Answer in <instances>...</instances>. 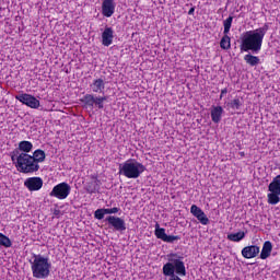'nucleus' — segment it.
Returning <instances> with one entry per match:
<instances>
[{
  "mask_svg": "<svg viewBox=\"0 0 280 280\" xmlns=\"http://www.w3.org/2000/svg\"><path fill=\"white\" fill-rule=\"evenodd\" d=\"M268 32V24L256 28L254 31H247L241 36V51H253V54H259L261 51V45H264V36Z\"/></svg>",
  "mask_w": 280,
  "mask_h": 280,
  "instance_id": "obj_1",
  "label": "nucleus"
},
{
  "mask_svg": "<svg viewBox=\"0 0 280 280\" xmlns=\"http://www.w3.org/2000/svg\"><path fill=\"white\" fill-rule=\"evenodd\" d=\"M183 259V256L175 253L167 255L168 261L162 268L164 277H168L165 280H183L180 277H187V268H185Z\"/></svg>",
  "mask_w": 280,
  "mask_h": 280,
  "instance_id": "obj_2",
  "label": "nucleus"
},
{
  "mask_svg": "<svg viewBox=\"0 0 280 280\" xmlns=\"http://www.w3.org/2000/svg\"><path fill=\"white\" fill-rule=\"evenodd\" d=\"M34 279H47L51 273L49 258L40 254H33L28 260Z\"/></svg>",
  "mask_w": 280,
  "mask_h": 280,
  "instance_id": "obj_3",
  "label": "nucleus"
},
{
  "mask_svg": "<svg viewBox=\"0 0 280 280\" xmlns=\"http://www.w3.org/2000/svg\"><path fill=\"white\" fill-rule=\"evenodd\" d=\"M143 172H145V165L135 159H129L118 166V174L126 178H139Z\"/></svg>",
  "mask_w": 280,
  "mask_h": 280,
  "instance_id": "obj_4",
  "label": "nucleus"
},
{
  "mask_svg": "<svg viewBox=\"0 0 280 280\" xmlns=\"http://www.w3.org/2000/svg\"><path fill=\"white\" fill-rule=\"evenodd\" d=\"M15 166L22 174H34V172L40 170V165L36 164L32 155L27 153H20L19 156H16Z\"/></svg>",
  "mask_w": 280,
  "mask_h": 280,
  "instance_id": "obj_5",
  "label": "nucleus"
},
{
  "mask_svg": "<svg viewBox=\"0 0 280 280\" xmlns=\"http://www.w3.org/2000/svg\"><path fill=\"white\" fill-rule=\"evenodd\" d=\"M108 100V96H95L94 94H85L81 100L83 108H90L91 110L98 108V110L104 109V102Z\"/></svg>",
  "mask_w": 280,
  "mask_h": 280,
  "instance_id": "obj_6",
  "label": "nucleus"
},
{
  "mask_svg": "<svg viewBox=\"0 0 280 280\" xmlns=\"http://www.w3.org/2000/svg\"><path fill=\"white\" fill-rule=\"evenodd\" d=\"M267 202L268 205H279L280 202V175L273 177L268 185Z\"/></svg>",
  "mask_w": 280,
  "mask_h": 280,
  "instance_id": "obj_7",
  "label": "nucleus"
},
{
  "mask_svg": "<svg viewBox=\"0 0 280 280\" xmlns=\"http://www.w3.org/2000/svg\"><path fill=\"white\" fill-rule=\"evenodd\" d=\"M69 194H71V186L68 183L62 182L52 188L49 196L51 198H58V200H66V198L69 197Z\"/></svg>",
  "mask_w": 280,
  "mask_h": 280,
  "instance_id": "obj_8",
  "label": "nucleus"
},
{
  "mask_svg": "<svg viewBox=\"0 0 280 280\" xmlns=\"http://www.w3.org/2000/svg\"><path fill=\"white\" fill-rule=\"evenodd\" d=\"M15 100H18V102H21V104L28 106V108H39L40 107V101H38L35 96L27 94V93L16 95Z\"/></svg>",
  "mask_w": 280,
  "mask_h": 280,
  "instance_id": "obj_9",
  "label": "nucleus"
},
{
  "mask_svg": "<svg viewBox=\"0 0 280 280\" xmlns=\"http://www.w3.org/2000/svg\"><path fill=\"white\" fill-rule=\"evenodd\" d=\"M105 222L118 233H124V231H126V221L119 217L109 215L105 219Z\"/></svg>",
  "mask_w": 280,
  "mask_h": 280,
  "instance_id": "obj_10",
  "label": "nucleus"
},
{
  "mask_svg": "<svg viewBox=\"0 0 280 280\" xmlns=\"http://www.w3.org/2000/svg\"><path fill=\"white\" fill-rule=\"evenodd\" d=\"M155 237L158 240H162V242H166L167 244H174V242H178L180 236L167 235L165 233V229L161 228L159 223L155 224Z\"/></svg>",
  "mask_w": 280,
  "mask_h": 280,
  "instance_id": "obj_11",
  "label": "nucleus"
},
{
  "mask_svg": "<svg viewBox=\"0 0 280 280\" xmlns=\"http://www.w3.org/2000/svg\"><path fill=\"white\" fill-rule=\"evenodd\" d=\"M24 187H26L28 191H39V189H43V178L28 177L24 182Z\"/></svg>",
  "mask_w": 280,
  "mask_h": 280,
  "instance_id": "obj_12",
  "label": "nucleus"
},
{
  "mask_svg": "<svg viewBox=\"0 0 280 280\" xmlns=\"http://www.w3.org/2000/svg\"><path fill=\"white\" fill-rule=\"evenodd\" d=\"M101 8L103 16H106V19H110V16L115 14V8H117V3L115 2V0H103Z\"/></svg>",
  "mask_w": 280,
  "mask_h": 280,
  "instance_id": "obj_13",
  "label": "nucleus"
},
{
  "mask_svg": "<svg viewBox=\"0 0 280 280\" xmlns=\"http://www.w3.org/2000/svg\"><path fill=\"white\" fill-rule=\"evenodd\" d=\"M113 38H115V31L113 30V27L106 26L102 33V45L104 47H110Z\"/></svg>",
  "mask_w": 280,
  "mask_h": 280,
  "instance_id": "obj_14",
  "label": "nucleus"
},
{
  "mask_svg": "<svg viewBox=\"0 0 280 280\" xmlns=\"http://www.w3.org/2000/svg\"><path fill=\"white\" fill-rule=\"evenodd\" d=\"M259 255V246L257 245H252V246H246L242 249V256L245 259H253Z\"/></svg>",
  "mask_w": 280,
  "mask_h": 280,
  "instance_id": "obj_15",
  "label": "nucleus"
},
{
  "mask_svg": "<svg viewBox=\"0 0 280 280\" xmlns=\"http://www.w3.org/2000/svg\"><path fill=\"white\" fill-rule=\"evenodd\" d=\"M210 115L213 124H220L222 121V115H224V108L222 106H212Z\"/></svg>",
  "mask_w": 280,
  "mask_h": 280,
  "instance_id": "obj_16",
  "label": "nucleus"
},
{
  "mask_svg": "<svg viewBox=\"0 0 280 280\" xmlns=\"http://www.w3.org/2000/svg\"><path fill=\"white\" fill-rule=\"evenodd\" d=\"M90 89L93 93H102L106 89V83L104 82V79H96L92 82Z\"/></svg>",
  "mask_w": 280,
  "mask_h": 280,
  "instance_id": "obj_17",
  "label": "nucleus"
},
{
  "mask_svg": "<svg viewBox=\"0 0 280 280\" xmlns=\"http://www.w3.org/2000/svg\"><path fill=\"white\" fill-rule=\"evenodd\" d=\"M270 253H272V243L270 241H266L262 245L260 259H268Z\"/></svg>",
  "mask_w": 280,
  "mask_h": 280,
  "instance_id": "obj_18",
  "label": "nucleus"
},
{
  "mask_svg": "<svg viewBox=\"0 0 280 280\" xmlns=\"http://www.w3.org/2000/svg\"><path fill=\"white\" fill-rule=\"evenodd\" d=\"M31 158H33L35 163L38 165V163H44L47 154H45V151L37 149L33 152V155H31Z\"/></svg>",
  "mask_w": 280,
  "mask_h": 280,
  "instance_id": "obj_19",
  "label": "nucleus"
},
{
  "mask_svg": "<svg viewBox=\"0 0 280 280\" xmlns=\"http://www.w3.org/2000/svg\"><path fill=\"white\" fill-rule=\"evenodd\" d=\"M32 148H34V144L30 141H21L19 143V150H21L22 154H27L28 152H32Z\"/></svg>",
  "mask_w": 280,
  "mask_h": 280,
  "instance_id": "obj_20",
  "label": "nucleus"
},
{
  "mask_svg": "<svg viewBox=\"0 0 280 280\" xmlns=\"http://www.w3.org/2000/svg\"><path fill=\"white\" fill-rule=\"evenodd\" d=\"M244 60H245V62H246L247 65H249L250 67H257V65H259V62H260L259 57L253 56V55H250V54L245 55V56H244Z\"/></svg>",
  "mask_w": 280,
  "mask_h": 280,
  "instance_id": "obj_21",
  "label": "nucleus"
},
{
  "mask_svg": "<svg viewBox=\"0 0 280 280\" xmlns=\"http://www.w3.org/2000/svg\"><path fill=\"white\" fill-rule=\"evenodd\" d=\"M244 237H246V233H244V232L228 234V240L230 242H242V240H244Z\"/></svg>",
  "mask_w": 280,
  "mask_h": 280,
  "instance_id": "obj_22",
  "label": "nucleus"
},
{
  "mask_svg": "<svg viewBox=\"0 0 280 280\" xmlns=\"http://www.w3.org/2000/svg\"><path fill=\"white\" fill-rule=\"evenodd\" d=\"M221 49H231V37L229 34H224L220 42Z\"/></svg>",
  "mask_w": 280,
  "mask_h": 280,
  "instance_id": "obj_23",
  "label": "nucleus"
},
{
  "mask_svg": "<svg viewBox=\"0 0 280 280\" xmlns=\"http://www.w3.org/2000/svg\"><path fill=\"white\" fill-rule=\"evenodd\" d=\"M243 102L240 97L234 98L232 102L228 103L229 108H232L233 110H240L243 106Z\"/></svg>",
  "mask_w": 280,
  "mask_h": 280,
  "instance_id": "obj_24",
  "label": "nucleus"
},
{
  "mask_svg": "<svg viewBox=\"0 0 280 280\" xmlns=\"http://www.w3.org/2000/svg\"><path fill=\"white\" fill-rule=\"evenodd\" d=\"M0 246H4V248H10L12 246L10 237L5 236L3 233H0Z\"/></svg>",
  "mask_w": 280,
  "mask_h": 280,
  "instance_id": "obj_25",
  "label": "nucleus"
},
{
  "mask_svg": "<svg viewBox=\"0 0 280 280\" xmlns=\"http://www.w3.org/2000/svg\"><path fill=\"white\" fill-rule=\"evenodd\" d=\"M231 25H233V16H229L226 20L223 21V34H229L231 32Z\"/></svg>",
  "mask_w": 280,
  "mask_h": 280,
  "instance_id": "obj_26",
  "label": "nucleus"
},
{
  "mask_svg": "<svg viewBox=\"0 0 280 280\" xmlns=\"http://www.w3.org/2000/svg\"><path fill=\"white\" fill-rule=\"evenodd\" d=\"M97 189H100V179L95 178L94 183H91V185L88 186V192L95 194Z\"/></svg>",
  "mask_w": 280,
  "mask_h": 280,
  "instance_id": "obj_27",
  "label": "nucleus"
},
{
  "mask_svg": "<svg viewBox=\"0 0 280 280\" xmlns=\"http://www.w3.org/2000/svg\"><path fill=\"white\" fill-rule=\"evenodd\" d=\"M205 211L200 209V207L192 205L190 207V213L194 215V218H198L200 214H202Z\"/></svg>",
  "mask_w": 280,
  "mask_h": 280,
  "instance_id": "obj_28",
  "label": "nucleus"
},
{
  "mask_svg": "<svg viewBox=\"0 0 280 280\" xmlns=\"http://www.w3.org/2000/svg\"><path fill=\"white\" fill-rule=\"evenodd\" d=\"M196 218H197V220H199L200 224H203V226H207V224H209V218L207 217V214L205 212L202 214H199Z\"/></svg>",
  "mask_w": 280,
  "mask_h": 280,
  "instance_id": "obj_29",
  "label": "nucleus"
},
{
  "mask_svg": "<svg viewBox=\"0 0 280 280\" xmlns=\"http://www.w3.org/2000/svg\"><path fill=\"white\" fill-rule=\"evenodd\" d=\"M104 215H106V212H104V208L103 209H97L95 212H94V218L96 220H104Z\"/></svg>",
  "mask_w": 280,
  "mask_h": 280,
  "instance_id": "obj_30",
  "label": "nucleus"
},
{
  "mask_svg": "<svg viewBox=\"0 0 280 280\" xmlns=\"http://www.w3.org/2000/svg\"><path fill=\"white\" fill-rule=\"evenodd\" d=\"M104 213H105V215H110L113 213H119V208H117V207H114L112 209L104 208Z\"/></svg>",
  "mask_w": 280,
  "mask_h": 280,
  "instance_id": "obj_31",
  "label": "nucleus"
},
{
  "mask_svg": "<svg viewBox=\"0 0 280 280\" xmlns=\"http://www.w3.org/2000/svg\"><path fill=\"white\" fill-rule=\"evenodd\" d=\"M226 93H229V90L226 88L221 90L220 100H222L224 95H226Z\"/></svg>",
  "mask_w": 280,
  "mask_h": 280,
  "instance_id": "obj_32",
  "label": "nucleus"
},
{
  "mask_svg": "<svg viewBox=\"0 0 280 280\" xmlns=\"http://www.w3.org/2000/svg\"><path fill=\"white\" fill-rule=\"evenodd\" d=\"M194 12H196V7H191L188 11V14L191 16L194 15Z\"/></svg>",
  "mask_w": 280,
  "mask_h": 280,
  "instance_id": "obj_33",
  "label": "nucleus"
},
{
  "mask_svg": "<svg viewBox=\"0 0 280 280\" xmlns=\"http://www.w3.org/2000/svg\"><path fill=\"white\" fill-rule=\"evenodd\" d=\"M54 215H56L57 218L60 215V210H58V209H55L54 210Z\"/></svg>",
  "mask_w": 280,
  "mask_h": 280,
  "instance_id": "obj_34",
  "label": "nucleus"
},
{
  "mask_svg": "<svg viewBox=\"0 0 280 280\" xmlns=\"http://www.w3.org/2000/svg\"><path fill=\"white\" fill-rule=\"evenodd\" d=\"M11 159H12V161H15V156L14 155H12Z\"/></svg>",
  "mask_w": 280,
  "mask_h": 280,
  "instance_id": "obj_35",
  "label": "nucleus"
},
{
  "mask_svg": "<svg viewBox=\"0 0 280 280\" xmlns=\"http://www.w3.org/2000/svg\"><path fill=\"white\" fill-rule=\"evenodd\" d=\"M241 156H244V152H241Z\"/></svg>",
  "mask_w": 280,
  "mask_h": 280,
  "instance_id": "obj_36",
  "label": "nucleus"
}]
</instances>
